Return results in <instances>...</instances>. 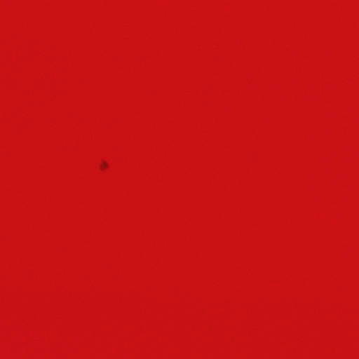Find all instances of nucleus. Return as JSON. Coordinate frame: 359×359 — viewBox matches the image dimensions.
<instances>
[{
	"instance_id": "obj_1",
	"label": "nucleus",
	"mask_w": 359,
	"mask_h": 359,
	"mask_svg": "<svg viewBox=\"0 0 359 359\" xmlns=\"http://www.w3.org/2000/svg\"><path fill=\"white\" fill-rule=\"evenodd\" d=\"M102 165L105 167L107 165L106 163H103Z\"/></svg>"
}]
</instances>
